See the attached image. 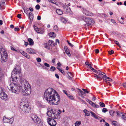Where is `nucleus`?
Segmentation results:
<instances>
[{
	"label": "nucleus",
	"mask_w": 126,
	"mask_h": 126,
	"mask_svg": "<svg viewBox=\"0 0 126 126\" xmlns=\"http://www.w3.org/2000/svg\"><path fill=\"white\" fill-rule=\"evenodd\" d=\"M14 119L13 117L8 118L6 116H4L3 119V121L4 123H7L12 124L14 121Z\"/></svg>",
	"instance_id": "obj_10"
},
{
	"label": "nucleus",
	"mask_w": 126,
	"mask_h": 126,
	"mask_svg": "<svg viewBox=\"0 0 126 126\" xmlns=\"http://www.w3.org/2000/svg\"><path fill=\"white\" fill-rule=\"evenodd\" d=\"M6 50L3 44L0 45V53H3L6 52Z\"/></svg>",
	"instance_id": "obj_13"
},
{
	"label": "nucleus",
	"mask_w": 126,
	"mask_h": 126,
	"mask_svg": "<svg viewBox=\"0 0 126 126\" xmlns=\"http://www.w3.org/2000/svg\"><path fill=\"white\" fill-rule=\"evenodd\" d=\"M44 46L45 48L48 50L49 49L52 47L51 45L49 44L48 43V44L44 43Z\"/></svg>",
	"instance_id": "obj_18"
},
{
	"label": "nucleus",
	"mask_w": 126,
	"mask_h": 126,
	"mask_svg": "<svg viewBox=\"0 0 126 126\" xmlns=\"http://www.w3.org/2000/svg\"><path fill=\"white\" fill-rule=\"evenodd\" d=\"M105 83L106 84L108 85H109L110 86H111V84L109 82L106 81Z\"/></svg>",
	"instance_id": "obj_58"
},
{
	"label": "nucleus",
	"mask_w": 126,
	"mask_h": 126,
	"mask_svg": "<svg viewBox=\"0 0 126 126\" xmlns=\"http://www.w3.org/2000/svg\"><path fill=\"white\" fill-rule=\"evenodd\" d=\"M6 0H2L0 3V9L1 10H2L4 9L5 6L4 5L5 4Z\"/></svg>",
	"instance_id": "obj_15"
},
{
	"label": "nucleus",
	"mask_w": 126,
	"mask_h": 126,
	"mask_svg": "<svg viewBox=\"0 0 126 126\" xmlns=\"http://www.w3.org/2000/svg\"><path fill=\"white\" fill-rule=\"evenodd\" d=\"M47 114L49 117L54 119H58L60 117V113L52 110L50 111H48L47 112Z\"/></svg>",
	"instance_id": "obj_4"
},
{
	"label": "nucleus",
	"mask_w": 126,
	"mask_h": 126,
	"mask_svg": "<svg viewBox=\"0 0 126 126\" xmlns=\"http://www.w3.org/2000/svg\"><path fill=\"white\" fill-rule=\"evenodd\" d=\"M60 19L62 22L63 23L65 24L67 22V20L64 18L61 17L60 18Z\"/></svg>",
	"instance_id": "obj_21"
},
{
	"label": "nucleus",
	"mask_w": 126,
	"mask_h": 126,
	"mask_svg": "<svg viewBox=\"0 0 126 126\" xmlns=\"http://www.w3.org/2000/svg\"><path fill=\"white\" fill-rule=\"evenodd\" d=\"M14 30L16 31H18L19 30V29L18 28H15L14 29Z\"/></svg>",
	"instance_id": "obj_61"
},
{
	"label": "nucleus",
	"mask_w": 126,
	"mask_h": 126,
	"mask_svg": "<svg viewBox=\"0 0 126 126\" xmlns=\"http://www.w3.org/2000/svg\"><path fill=\"white\" fill-rule=\"evenodd\" d=\"M67 74L69 76L68 78L69 79H71L73 77V74L70 72H67Z\"/></svg>",
	"instance_id": "obj_23"
},
{
	"label": "nucleus",
	"mask_w": 126,
	"mask_h": 126,
	"mask_svg": "<svg viewBox=\"0 0 126 126\" xmlns=\"http://www.w3.org/2000/svg\"><path fill=\"white\" fill-rule=\"evenodd\" d=\"M20 73V71H17L16 68H15L12 72L11 78L10 79V80L13 82L10 84L9 87L11 91L12 92L16 93L20 92L23 95H30L31 92V86L29 84L28 81L24 79H21L20 80V86L17 83H15L17 81V77H15L13 78V75L14 74H16L18 73Z\"/></svg>",
	"instance_id": "obj_1"
},
{
	"label": "nucleus",
	"mask_w": 126,
	"mask_h": 126,
	"mask_svg": "<svg viewBox=\"0 0 126 126\" xmlns=\"http://www.w3.org/2000/svg\"><path fill=\"white\" fill-rule=\"evenodd\" d=\"M35 7L36 10H39L40 8V7L39 5L37 4L36 6Z\"/></svg>",
	"instance_id": "obj_48"
},
{
	"label": "nucleus",
	"mask_w": 126,
	"mask_h": 126,
	"mask_svg": "<svg viewBox=\"0 0 126 126\" xmlns=\"http://www.w3.org/2000/svg\"><path fill=\"white\" fill-rule=\"evenodd\" d=\"M48 43H49V44L51 45L52 47V45L54 46V43L53 41L52 40H49L48 41Z\"/></svg>",
	"instance_id": "obj_34"
},
{
	"label": "nucleus",
	"mask_w": 126,
	"mask_h": 126,
	"mask_svg": "<svg viewBox=\"0 0 126 126\" xmlns=\"http://www.w3.org/2000/svg\"><path fill=\"white\" fill-rule=\"evenodd\" d=\"M44 65L45 66L47 67H50L49 65L46 63H44Z\"/></svg>",
	"instance_id": "obj_52"
},
{
	"label": "nucleus",
	"mask_w": 126,
	"mask_h": 126,
	"mask_svg": "<svg viewBox=\"0 0 126 126\" xmlns=\"http://www.w3.org/2000/svg\"><path fill=\"white\" fill-rule=\"evenodd\" d=\"M85 115L86 116H89L90 115V114L89 112L87 111L85 113Z\"/></svg>",
	"instance_id": "obj_51"
},
{
	"label": "nucleus",
	"mask_w": 126,
	"mask_h": 126,
	"mask_svg": "<svg viewBox=\"0 0 126 126\" xmlns=\"http://www.w3.org/2000/svg\"><path fill=\"white\" fill-rule=\"evenodd\" d=\"M80 18L83 21L86 23V24H91V23L94 24L95 23L94 19L91 18H86L83 16H81Z\"/></svg>",
	"instance_id": "obj_7"
},
{
	"label": "nucleus",
	"mask_w": 126,
	"mask_h": 126,
	"mask_svg": "<svg viewBox=\"0 0 126 126\" xmlns=\"http://www.w3.org/2000/svg\"><path fill=\"white\" fill-rule=\"evenodd\" d=\"M28 41L29 42V45H30L32 46L33 45L34 42L33 40L31 38H29L28 39Z\"/></svg>",
	"instance_id": "obj_27"
},
{
	"label": "nucleus",
	"mask_w": 126,
	"mask_h": 126,
	"mask_svg": "<svg viewBox=\"0 0 126 126\" xmlns=\"http://www.w3.org/2000/svg\"><path fill=\"white\" fill-rule=\"evenodd\" d=\"M63 8L64 11L67 13H70L71 10L70 8L68 7V6L65 5L63 6Z\"/></svg>",
	"instance_id": "obj_17"
},
{
	"label": "nucleus",
	"mask_w": 126,
	"mask_h": 126,
	"mask_svg": "<svg viewBox=\"0 0 126 126\" xmlns=\"http://www.w3.org/2000/svg\"><path fill=\"white\" fill-rule=\"evenodd\" d=\"M115 43L119 47H121L120 45L119 44V43L117 41L115 40L114 41Z\"/></svg>",
	"instance_id": "obj_46"
},
{
	"label": "nucleus",
	"mask_w": 126,
	"mask_h": 126,
	"mask_svg": "<svg viewBox=\"0 0 126 126\" xmlns=\"http://www.w3.org/2000/svg\"><path fill=\"white\" fill-rule=\"evenodd\" d=\"M124 120H126V114H124L122 117Z\"/></svg>",
	"instance_id": "obj_50"
},
{
	"label": "nucleus",
	"mask_w": 126,
	"mask_h": 126,
	"mask_svg": "<svg viewBox=\"0 0 126 126\" xmlns=\"http://www.w3.org/2000/svg\"><path fill=\"white\" fill-rule=\"evenodd\" d=\"M67 42L68 43V44L69 45V46H71V47H72L74 46V45L72 44L71 43H70L69 41L68 40H67Z\"/></svg>",
	"instance_id": "obj_44"
},
{
	"label": "nucleus",
	"mask_w": 126,
	"mask_h": 126,
	"mask_svg": "<svg viewBox=\"0 0 126 126\" xmlns=\"http://www.w3.org/2000/svg\"><path fill=\"white\" fill-rule=\"evenodd\" d=\"M33 27L34 30L36 31H37L38 33H39L40 32L39 31V28H38V27L35 26V25H34Z\"/></svg>",
	"instance_id": "obj_32"
},
{
	"label": "nucleus",
	"mask_w": 126,
	"mask_h": 126,
	"mask_svg": "<svg viewBox=\"0 0 126 126\" xmlns=\"http://www.w3.org/2000/svg\"><path fill=\"white\" fill-rule=\"evenodd\" d=\"M56 69L55 67L53 66H51L50 68V70L51 71H53Z\"/></svg>",
	"instance_id": "obj_39"
},
{
	"label": "nucleus",
	"mask_w": 126,
	"mask_h": 126,
	"mask_svg": "<svg viewBox=\"0 0 126 126\" xmlns=\"http://www.w3.org/2000/svg\"><path fill=\"white\" fill-rule=\"evenodd\" d=\"M82 90H83L85 92V93H89V91H87L86 89H82Z\"/></svg>",
	"instance_id": "obj_57"
},
{
	"label": "nucleus",
	"mask_w": 126,
	"mask_h": 126,
	"mask_svg": "<svg viewBox=\"0 0 126 126\" xmlns=\"http://www.w3.org/2000/svg\"><path fill=\"white\" fill-rule=\"evenodd\" d=\"M29 16L30 20H32L33 19V17L32 13L31 12L29 13Z\"/></svg>",
	"instance_id": "obj_29"
},
{
	"label": "nucleus",
	"mask_w": 126,
	"mask_h": 126,
	"mask_svg": "<svg viewBox=\"0 0 126 126\" xmlns=\"http://www.w3.org/2000/svg\"><path fill=\"white\" fill-rule=\"evenodd\" d=\"M36 60L37 62L39 63L41 61V58H37Z\"/></svg>",
	"instance_id": "obj_53"
},
{
	"label": "nucleus",
	"mask_w": 126,
	"mask_h": 126,
	"mask_svg": "<svg viewBox=\"0 0 126 126\" xmlns=\"http://www.w3.org/2000/svg\"><path fill=\"white\" fill-rule=\"evenodd\" d=\"M63 93L64 94H66L67 95L68 94H67V92L66 91L63 90Z\"/></svg>",
	"instance_id": "obj_60"
},
{
	"label": "nucleus",
	"mask_w": 126,
	"mask_h": 126,
	"mask_svg": "<svg viewBox=\"0 0 126 126\" xmlns=\"http://www.w3.org/2000/svg\"><path fill=\"white\" fill-rule=\"evenodd\" d=\"M92 115L95 118L98 119V120H100V119L101 118L97 115L94 113L93 112L91 111L90 112Z\"/></svg>",
	"instance_id": "obj_19"
},
{
	"label": "nucleus",
	"mask_w": 126,
	"mask_h": 126,
	"mask_svg": "<svg viewBox=\"0 0 126 126\" xmlns=\"http://www.w3.org/2000/svg\"><path fill=\"white\" fill-rule=\"evenodd\" d=\"M99 104L100 106L101 107H105V104L103 102H100L99 103Z\"/></svg>",
	"instance_id": "obj_37"
},
{
	"label": "nucleus",
	"mask_w": 126,
	"mask_h": 126,
	"mask_svg": "<svg viewBox=\"0 0 126 126\" xmlns=\"http://www.w3.org/2000/svg\"><path fill=\"white\" fill-rule=\"evenodd\" d=\"M27 52L30 54H34L36 53V51L33 49L31 48H28L26 49Z\"/></svg>",
	"instance_id": "obj_12"
},
{
	"label": "nucleus",
	"mask_w": 126,
	"mask_h": 126,
	"mask_svg": "<svg viewBox=\"0 0 126 126\" xmlns=\"http://www.w3.org/2000/svg\"><path fill=\"white\" fill-rule=\"evenodd\" d=\"M3 92V91L1 87H0V95Z\"/></svg>",
	"instance_id": "obj_55"
},
{
	"label": "nucleus",
	"mask_w": 126,
	"mask_h": 126,
	"mask_svg": "<svg viewBox=\"0 0 126 126\" xmlns=\"http://www.w3.org/2000/svg\"><path fill=\"white\" fill-rule=\"evenodd\" d=\"M65 52L68 56L70 57L71 56V54L70 53L68 49H66L65 50Z\"/></svg>",
	"instance_id": "obj_30"
},
{
	"label": "nucleus",
	"mask_w": 126,
	"mask_h": 126,
	"mask_svg": "<svg viewBox=\"0 0 126 126\" xmlns=\"http://www.w3.org/2000/svg\"><path fill=\"white\" fill-rule=\"evenodd\" d=\"M112 123L114 125V126H119V123L115 121H113L112 122Z\"/></svg>",
	"instance_id": "obj_31"
},
{
	"label": "nucleus",
	"mask_w": 126,
	"mask_h": 126,
	"mask_svg": "<svg viewBox=\"0 0 126 126\" xmlns=\"http://www.w3.org/2000/svg\"><path fill=\"white\" fill-rule=\"evenodd\" d=\"M84 26L86 29H87L89 27H91L92 26L91 24H85Z\"/></svg>",
	"instance_id": "obj_35"
},
{
	"label": "nucleus",
	"mask_w": 126,
	"mask_h": 126,
	"mask_svg": "<svg viewBox=\"0 0 126 126\" xmlns=\"http://www.w3.org/2000/svg\"><path fill=\"white\" fill-rule=\"evenodd\" d=\"M78 90H79V92L81 93V95H85L86 94L85 92L82 91L81 89L78 88Z\"/></svg>",
	"instance_id": "obj_28"
},
{
	"label": "nucleus",
	"mask_w": 126,
	"mask_h": 126,
	"mask_svg": "<svg viewBox=\"0 0 126 126\" xmlns=\"http://www.w3.org/2000/svg\"><path fill=\"white\" fill-rule=\"evenodd\" d=\"M116 113H117V116L122 117L124 114L120 111H116Z\"/></svg>",
	"instance_id": "obj_25"
},
{
	"label": "nucleus",
	"mask_w": 126,
	"mask_h": 126,
	"mask_svg": "<svg viewBox=\"0 0 126 126\" xmlns=\"http://www.w3.org/2000/svg\"><path fill=\"white\" fill-rule=\"evenodd\" d=\"M123 86L125 88H126V82L124 83Z\"/></svg>",
	"instance_id": "obj_64"
},
{
	"label": "nucleus",
	"mask_w": 126,
	"mask_h": 126,
	"mask_svg": "<svg viewBox=\"0 0 126 126\" xmlns=\"http://www.w3.org/2000/svg\"><path fill=\"white\" fill-rule=\"evenodd\" d=\"M51 93H52V95L51 96L50 101H49V103L54 105L59 104L60 100L59 95L57 92L53 89H52Z\"/></svg>",
	"instance_id": "obj_2"
},
{
	"label": "nucleus",
	"mask_w": 126,
	"mask_h": 126,
	"mask_svg": "<svg viewBox=\"0 0 126 126\" xmlns=\"http://www.w3.org/2000/svg\"><path fill=\"white\" fill-rule=\"evenodd\" d=\"M86 101L88 103L90 104L92 106H93L94 104V103L90 101V100L88 99H86Z\"/></svg>",
	"instance_id": "obj_26"
},
{
	"label": "nucleus",
	"mask_w": 126,
	"mask_h": 126,
	"mask_svg": "<svg viewBox=\"0 0 126 126\" xmlns=\"http://www.w3.org/2000/svg\"><path fill=\"white\" fill-rule=\"evenodd\" d=\"M52 88H49L47 89L44 93V96L46 99L49 102L50 101V98L51 95H52L51 93L52 90Z\"/></svg>",
	"instance_id": "obj_5"
},
{
	"label": "nucleus",
	"mask_w": 126,
	"mask_h": 126,
	"mask_svg": "<svg viewBox=\"0 0 126 126\" xmlns=\"http://www.w3.org/2000/svg\"><path fill=\"white\" fill-rule=\"evenodd\" d=\"M20 108L23 111L29 113L31 109L29 103L24 102H21L20 104Z\"/></svg>",
	"instance_id": "obj_3"
},
{
	"label": "nucleus",
	"mask_w": 126,
	"mask_h": 126,
	"mask_svg": "<svg viewBox=\"0 0 126 126\" xmlns=\"http://www.w3.org/2000/svg\"><path fill=\"white\" fill-rule=\"evenodd\" d=\"M82 12L86 16H93V14L91 12H89L87 10L85 9L82 8Z\"/></svg>",
	"instance_id": "obj_11"
},
{
	"label": "nucleus",
	"mask_w": 126,
	"mask_h": 126,
	"mask_svg": "<svg viewBox=\"0 0 126 126\" xmlns=\"http://www.w3.org/2000/svg\"><path fill=\"white\" fill-rule=\"evenodd\" d=\"M102 72H101V71L100 70H98V71H97L96 72V73L98 74V75L99 76H100L101 74V73Z\"/></svg>",
	"instance_id": "obj_47"
},
{
	"label": "nucleus",
	"mask_w": 126,
	"mask_h": 126,
	"mask_svg": "<svg viewBox=\"0 0 126 126\" xmlns=\"http://www.w3.org/2000/svg\"><path fill=\"white\" fill-rule=\"evenodd\" d=\"M56 13L58 15H62L63 14L62 10L59 9H58L56 10Z\"/></svg>",
	"instance_id": "obj_22"
},
{
	"label": "nucleus",
	"mask_w": 126,
	"mask_h": 126,
	"mask_svg": "<svg viewBox=\"0 0 126 126\" xmlns=\"http://www.w3.org/2000/svg\"><path fill=\"white\" fill-rule=\"evenodd\" d=\"M67 96L71 99H73V96L70 95V94H68L67 95Z\"/></svg>",
	"instance_id": "obj_43"
},
{
	"label": "nucleus",
	"mask_w": 126,
	"mask_h": 126,
	"mask_svg": "<svg viewBox=\"0 0 126 126\" xmlns=\"http://www.w3.org/2000/svg\"><path fill=\"white\" fill-rule=\"evenodd\" d=\"M90 68L91 70L94 72L96 73L97 72L96 70L94 69V68L92 67H90Z\"/></svg>",
	"instance_id": "obj_40"
},
{
	"label": "nucleus",
	"mask_w": 126,
	"mask_h": 126,
	"mask_svg": "<svg viewBox=\"0 0 126 126\" xmlns=\"http://www.w3.org/2000/svg\"><path fill=\"white\" fill-rule=\"evenodd\" d=\"M24 11L26 13H27L29 11V9L28 8L25 9L24 10Z\"/></svg>",
	"instance_id": "obj_54"
},
{
	"label": "nucleus",
	"mask_w": 126,
	"mask_h": 126,
	"mask_svg": "<svg viewBox=\"0 0 126 126\" xmlns=\"http://www.w3.org/2000/svg\"><path fill=\"white\" fill-rule=\"evenodd\" d=\"M59 71L60 72L63 74L65 75V73L64 72V71L62 69H59Z\"/></svg>",
	"instance_id": "obj_41"
},
{
	"label": "nucleus",
	"mask_w": 126,
	"mask_h": 126,
	"mask_svg": "<svg viewBox=\"0 0 126 126\" xmlns=\"http://www.w3.org/2000/svg\"><path fill=\"white\" fill-rule=\"evenodd\" d=\"M47 120L48 124L51 126H55L57 124L56 121L53 119L47 118Z\"/></svg>",
	"instance_id": "obj_8"
},
{
	"label": "nucleus",
	"mask_w": 126,
	"mask_h": 126,
	"mask_svg": "<svg viewBox=\"0 0 126 126\" xmlns=\"http://www.w3.org/2000/svg\"><path fill=\"white\" fill-rule=\"evenodd\" d=\"M32 120L39 126H41L42 122L41 120L37 115H33L31 117Z\"/></svg>",
	"instance_id": "obj_6"
},
{
	"label": "nucleus",
	"mask_w": 126,
	"mask_h": 126,
	"mask_svg": "<svg viewBox=\"0 0 126 126\" xmlns=\"http://www.w3.org/2000/svg\"><path fill=\"white\" fill-rule=\"evenodd\" d=\"M102 111L103 112L105 113L108 110L107 109L105 108H104L102 109Z\"/></svg>",
	"instance_id": "obj_42"
},
{
	"label": "nucleus",
	"mask_w": 126,
	"mask_h": 126,
	"mask_svg": "<svg viewBox=\"0 0 126 126\" xmlns=\"http://www.w3.org/2000/svg\"><path fill=\"white\" fill-rule=\"evenodd\" d=\"M54 30L56 31H57L58 30V28L57 25H55L54 27Z\"/></svg>",
	"instance_id": "obj_38"
},
{
	"label": "nucleus",
	"mask_w": 126,
	"mask_h": 126,
	"mask_svg": "<svg viewBox=\"0 0 126 126\" xmlns=\"http://www.w3.org/2000/svg\"><path fill=\"white\" fill-rule=\"evenodd\" d=\"M102 78L104 80L109 81H111L112 80V79L110 78L107 76H103L102 77Z\"/></svg>",
	"instance_id": "obj_20"
},
{
	"label": "nucleus",
	"mask_w": 126,
	"mask_h": 126,
	"mask_svg": "<svg viewBox=\"0 0 126 126\" xmlns=\"http://www.w3.org/2000/svg\"><path fill=\"white\" fill-rule=\"evenodd\" d=\"M99 52V50L98 49H96L95 50V52L96 53H98Z\"/></svg>",
	"instance_id": "obj_62"
},
{
	"label": "nucleus",
	"mask_w": 126,
	"mask_h": 126,
	"mask_svg": "<svg viewBox=\"0 0 126 126\" xmlns=\"http://www.w3.org/2000/svg\"><path fill=\"white\" fill-rule=\"evenodd\" d=\"M93 107H94L95 108H98L99 107V105H97L96 104L94 103V104Z\"/></svg>",
	"instance_id": "obj_45"
},
{
	"label": "nucleus",
	"mask_w": 126,
	"mask_h": 126,
	"mask_svg": "<svg viewBox=\"0 0 126 126\" xmlns=\"http://www.w3.org/2000/svg\"><path fill=\"white\" fill-rule=\"evenodd\" d=\"M108 53L109 54L111 55L114 53V51L113 50H111V51H109Z\"/></svg>",
	"instance_id": "obj_49"
},
{
	"label": "nucleus",
	"mask_w": 126,
	"mask_h": 126,
	"mask_svg": "<svg viewBox=\"0 0 126 126\" xmlns=\"http://www.w3.org/2000/svg\"><path fill=\"white\" fill-rule=\"evenodd\" d=\"M96 79L97 80H99L100 81V80H102V78L99 76H98V77H97V78Z\"/></svg>",
	"instance_id": "obj_56"
},
{
	"label": "nucleus",
	"mask_w": 126,
	"mask_h": 126,
	"mask_svg": "<svg viewBox=\"0 0 126 126\" xmlns=\"http://www.w3.org/2000/svg\"><path fill=\"white\" fill-rule=\"evenodd\" d=\"M92 99L94 101L96 100V97L95 96H94L92 98Z\"/></svg>",
	"instance_id": "obj_63"
},
{
	"label": "nucleus",
	"mask_w": 126,
	"mask_h": 126,
	"mask_svg": "<svg viewBox=\"0 0 126 126\" xmlns=\"http://www.w3.org/2000/svg\"><path fill=\"white\" fill-rule=\"evenodd\" d=\"M81 124V122L80 121H76L75 123V126H79Z\"/></svg>",
	"instance_id": "obj_33"
},
{
	"label": "nucleus",
	"mask_w": 126,
	"mask_h": 126,
	"mask_svg": "<svg viewBox=\"0 0 126 126\" xmlns=\"http://www.w3.org/2000/svg\"><path fill=\"white\" fill-rule=\"evenodd\" d=\"M21 15L20 14H18L17 15V16L18 18H21Z\"/></svg>",
	"instance_id": "obj_59"
},
{
	"label": "nucleus",
	"mask_w": 126,
	"mask_h": 126,
	"mask_svg": "<svg viewBox=\"0 0 126 126\" xmlns=\"http://www.w3.org/2000/svg\"><path fill=\"white\" fill-rule=\"evenodd\" d=\"M1 57V61L2 63L5 62L8 59V55L6 52L0 54Z\"/></svg>",
	"instance_id": "obj_9"
},
{
	"label": "nucleus",
	"mask_w": 126,
	"mask_h": 126,
	"mask_svg": "<svg viewBox=\"0 0 126 126\" xmlns=\"http://www.w3.org/2000/svg\"><path fill=\"white\" fill-rule=\"evenodd\" d=\"M19 51L22 55L25 57L26 58L28 59H29L30 58V55H28L27 53L25 51H23L22 50H20Z\"/></svg>",
	"instance_id": "obj_14"
},
{
	"label": "nucleus",
	"mask_w": 126,
	"mask_h": 126,
	"mask_svg": "<svg viewBox=\"0 0 126 126\" xmlns=\"http://www.w3.org/2000/svg\"><path fill=\"white\" fill-rule=\"evenodd\" d=\"M48 35L50 37H55L56 36V34L53 32H51L49 33Z\"/></svg>",
	"instance_id": "obj_24"
},
{
	"label": "nucleus",
	"mask_w": 126,
	"mask_h": 126,
	"mask_svg": "<svg viewBox=\"0 0 126 126\" xmlns=\"http://www.w3.org/2000/svg\"><path fill=\"white\" fill-rule=\"evenodd\" d=\"M109 113L111 116H114V113H115V111L113 110H111L110 111Z\"/></svg>",
	"instance_id": "obj_36"
},
{
	"label": "nucleus",
	"mask_w": 126,
	"mask_h": 126,
	"mask_svg": "<svg viewBox=\"0 0 126 126\" xmlns=\"http://www.w3.org/2000/svg\"><path fill=\"white\" fill-rule=\"evenodd\" d=\"M0 97L2 99L6 100L7 99V95L3 92L0 95Z\"/></svg>",
	"instance_id": "obj_16"
}]
</instances>
